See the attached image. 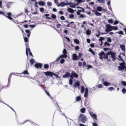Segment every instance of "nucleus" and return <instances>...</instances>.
Masks as SVG:
<instances>
[{"mask_svg": "<svg viewBox=\"0 0 126 126\" xmlns=\"http://www.w3.org/2000/svg\"><path fill=\"white\" fill-rule=\"evenodd\" d=\"M47 5L48 6H52V3L50 2H48L47 3Z\"/></svg>", "mask_w": 126, "mask_h": 126, "instance_id": "42", "label": "nucleus"}, {"mask_svg": "<svg viewBox=\"0 0 126 126\" xmlns=\"http://www.w3.org/2000/svg\"><path fill=\"white\" fill-rule=\"evenodd\" d=\"M85 0H75L74 1H77V4H74L73 3V4H71L69 5V6L71 8H75L76 7V5H78L79 3H80L81 2H84Z\"/></svg>", "mask_w": 126, "mask_h": 126, "instance_id": "3", "label": "nucleus"}, {"mask_svg": "<svg viewBox=\"0 0 126 126\" xmlns=\"http://www.w3.org/2000/svg\"><path fill=\"white\" fill-rule=\"evenodd\" d=\"M87 120V117L84 114H80L79 116V121H81L83 123H85Z\"/></svg>", "mask_w": 126, "mask_h": 126, "instance_id": "2", "label": "nucleus"}, {"mask_svg": "<svg viewBox=\"0 0 126 126\" xmlns=\"http://www.w3.org/2000/svg\"><path fill=\"white\" fill-rule=\"evenodd\" d=\"M103 10V9L102 7L100 6H97L96 8V10L97 11L101 12Z\"/></svg>", "mask_w": 126, "mask_h": 126, "instance_id": "16", "label": "nucleus"}, {"mask_svg": "<svg viewBox=\"0 0 126 126\" xmlns=\"http://www.w3.org/2000/svg\"><path fill=\"white\" fill-rule=\"evenodd\" d=\"M74 42L75 43L77 44H78L79 43V41L77 39H75L74 40Z\"/></svg>", "mask_w": 126, "mask_h": 126, "instance_id": "29", "label": "nucleus"}, {"mask_svg": "<svg viewBox=\"0 0 126 126\" xmlns=\"http://www.w3.org/2000/svg\"><path fill=\"white\" fill-rule=\"evenodd\" d=\"M78 56L76 54H74L73 55L72 59L73 60H78Z\"/></svg>", "mask_w": 126, "mask_h": 126, "instance_id": "6", "label": "nucleus"}, {"mask_svg": "<svg viewBox=\"0 0 126 126\" xmlns=\"http://www.w3.org/2000/svg\"><path fill=\"white\" fill-rule=\"evenodd\" d=\"M104 53L103 51H101L99 53V56H102L103 55H104Z\"/></svg>", "mask_w": 126, "mask_h": 126, "instance_id": "35", "label": "nucleus"}, {"mask_svg": "<svg viewBox=\"0 0 126 126\" xmlns=\"http://www.w3.org/2000/svg\"><path fill=\"white\" fill-rule=\"evenodd\" d=\"M44 73L46 76H49L50 77H52L53 78H54L53 77V76L54 77H55L56 78H60V77L58 75L51 72L47 71L46 72H44Z\"/></svg>", "mask_w": 126, "mask_h": 126, "instance_id": "1", "label": "nucleus"}, {"mask_svg": "<svg viewBox=\"0 0 126 126\" xmlns=\"http://www.w3.org/2000/svg\"><path fill=\"white\" fill-rule=\"evenodd\" d=\"M8 2V3H7L6 4V5L7 6V8H10V3H11Z\"/></svg>", "mask_w": 126, "mask_h": 126, "instance_id": "34", "label": "nucleus"}, {"mask_svg": "<svg viewBox=\"0 0 126 126\" xmlns=\"http://www.w3.org/2000/svg\"><path fill=\"white\" fill-rule=\"evenodd\" d=\"M84 88L83 86H82L81 87V93H84Z\"/></svg>", "mask_w": 126, "mask_h": 126, "instance_id": "22", "label": "nucleus"}, {"mask_svg": "<svg viewBox=\"0 0 126 126\" xmlns=\"http://www.w3.org/2000/svg\"><path fill=\"white\" fill-rule=\"evenodd\" d=\"M34 66L37 68L39 67L41 68L42 67V65L40 63H36L35 64Z\"/></svg>", "mask_w": 126, "mask_h": 126, "instance_id": "7", "label": "nucleus"}, {"mask_svg": "<svg viewBox=\"0 0 126 126\" xmlns=\"http://www.w3.org/2000/svg\"><path fill=\"white\" fill-rule=\"evenodd\" d=\"M105 38L102 37H100V38L99 39L98 41H102V40H104Z\"/></svg>", "mask_w": 126, "mask_h": 126, "instance_id": "36", "label": "nucleus"}, {"mask_svg": "<svg viewBox=\"0 0 126 126\" xmlns=\"http://www.w3.org/2000/svg\"><path fill=\"white\" fill-rule=\"evenodd\" d=\"M65 5V3L64 2H61L59 4L57 5V6L59 7L61 6V7L64 6Z\"/></svg>", "mask_w": 126, "mask_h": 126, "instance_id": "11", "label": "nucleus"}, {"mask_svg": "<svg viewBox=\"0 0 126 126\" xmlns=\"http://www.w3.org/2000/svg\"><path fill=\"white\" fill-rule=\"evenodd\" d=\"M23 73V74H28L29 73L26 70H25L24 71Z\"/></svg>", "mask_w": 126, "mask_h": 126, "instance_id": "47", "label": "nucleus"}, {"mask_svg": "<svg viewBox=\"0 0 126 126\" xmlns=\"http://www.w3.org/2000/svg\"><path fill=\"white\" fill-rule=\"evenodd\" d=\"M91 117L94 118V121L96 122L97 121V115L95 114H93V115Z\"/></svg>", "mask_w": 126, "mask_h": 126, "instance_id": "12", "label": "nucleus"}, {"mask_svg": "<svg viewBox=\"0 0 126 126\" xmlns=\"http://www.w3.org/2000/svg\"><path fill=\"white\" fill-rule=\"evenodd\" d=\"M75 27V26L74 24H73L71 25V27L72 28H74Z\"/></svg>", "mask_w": 126, "mask_h": 126, "instance_id": "61", "label": "nucleus"}, {"mask_svg": "<svg viewBox=\"0 0 126 126\" xmlns=\"http://www.w3.org/2000/svg\"><path fill=\"white\" fill-rule=\"evenodd\" d=\"M100 3H104L105 2L104 0H97Z\"/></svg>", "mask_w": 126, "mask_h": 126, "instance_id": "55", "label": "nucleus"}, {"mask_svg": "<svg viewBox=\"0 0 126 126\" xmlns=\"http://www.w3.org/2000/svg\"><path fill=\"white\" fill-rule=\"evenodd\" d=\"M86 33L87 35H90L91 33V31L90 30L88 29L86 31Z\"/></svg>", "mask_w": 126, "mask_h": 126, "instance_id": "17", "label": "nucleus"}, {"mask_svg": "<svg viewBox=\"0 0 126 126\" xmlns=\"http://www.w3.org/2000/svg\"><path fill=\"white\" fill-rule=\"evenodd\" d=\"M69 75L70 74L69 73L67 72L66 73L65 75H63V78H67L69 76Z\"/></svg>", "mask_w": 126, "mask_h": 126, "instance_id": "13", "label": "nucleus"}, {"mask_svg": "<svg viewBox=\"0 0 126 126\" xmlns=\"http://www.w3.org/2000/svg\"><path fill=\"white\" fill-rule=\"evenodd\" d=\"M73 4V3H72L71 2H69V3H65V5H70V4Z\"/></svg>", "mask_w": 126, "mask_h": 126, "instance_id": "53", "label": "nucleus"}, {"mask_svg": "<svg viewBox=\"0 0 126 126\" xmlns=\"http://www.w3.org/2000/svg\"><path fill=\"white\" fill-rule=\"evenodd\" d=\"M80 85V83L79 81H77L75 82V84H74L73 87L76 88L77 87H79Z\"/></svg>", "mask_w": 126, "mask_h": 126, "instance_id": "8", "label": "nucleus"}, {"mask_svg": "<svg viewBox=\"0 0 126 126\" xmlns=\"http://www.w3.org/2000/svg\"><path fill=\"white\" fill-rule=\"evenodd\" d=\"M102 87V84H99L98 85V88H101Z\"/></svg>", "mask_w": 126, "mask_h": 126, "instance_id": "60", "label": "nucleus"}, {"mask_svg": "<svg viewBox=\"0 0 126 126\" xmlns=\"http://www.w3.org/2000/svg\"><path fill=\"white\" fill-rule=\"evenodd\" d=\"M64 37L69 42H70V40L69 38L65 36H64Z\"/></svg>", "mask_w": 126, "mask_h": 126, "instance_id": "59", "label": "nucleus"}, {"mask_svg": "<svg viewBox=\"0 0 126 126\" xmlns=\"http://www.w3.org/2000/svg\"><path fill=\"white\" fill-rule=\"evenodd\" d=\"M103 85L106 86H110L111 84L110 83L107 82H104Z\"/></svg>", "mask_w": 126, "mask_h": 126, "instance_id": "15", "label": "nucleus"}, {"mask_svg": "<svg viewBox=\"0 0 126 126\" xmlns=\"http://www.w3.org/2000/svg\"><path fill=\"white\" fill-rule=\"evenodd\" d=\"M117 33L120 34L124 35L123 32L122 31H120L119 32H118Z\"/></svg>", "mask_w": 126, "mask_h": 126, "instance_id": "58", "label": "nucleus"}, {"mask_svg": "<svg viewBox=\"0 0 126 126\" xmlns=\"http://www.w3.org/2000/svg\"><path fill=\"white\" fill-rule=\"evenodd\" d=\"M122 84L124 86H126V82L125 81H122L121 82Z\"/></svg>", "mask_w": 126, "mask_h": 126, "instance_id": "49", "label": "nucleus"}, {"mask_svg": "<svg viewBox=\"0 0 126 126\" xmlns=\"http://www.w3.org/2000/svg\"><path fill=\"white\" fill-rule=\"evenodd\" d=\"M67 11L68 12L71 13H73L74 12V10L73 9L70 8H69L68 9Z\"/></svg>", "mask_w": 126, "mask_h": 126, "instance_id": "14", "label": "nucleus"}, {"mask_svg": "<svg viewBox=\"0 0 126 126\" xmlns=\"http://www.w3.org/2000/svg\"><path fill=\"white\" fill-rule=\"evenodd\" d=\"M75 48L76 50H78L79 49V47L78 46H77L75 47Z\"/></svg>", "mask_w": 126, "mask_h": 126, "instance_id": "62", "label": "nucleus"}, {"mask_svg": "<svg viewBox=\"0 0 126 126\" xmlns=\"http://www.w3.org/2000/svg\"><path fill=\"white\" fill-rule=\"evenodd\" d=\"M89 51L91 52V53L93 54L94 55H95V52L92 50V49L91 48H90L89 49Z\"/></svg>", "mask_w": 126, "mask_h": 126, "instance_id": "24", "label": "nucleus"}, {"mask_svg": "<svg viewBox=\"0 0 126 126\" xmlns=\"http://www.w3.org/2000/svg\"><path fill=\"white\" fill-rule=\"evenodd\" d=\"M11 78V74L9 75L8 79V85H9L10 84V80Z\"/></svg>", "mask_w": 126, "mask_h": 126, "instance_id": "19", "label": "nucleus"}, {"mask_svg": "<svg viewBox=\"0 0 126 126\" xmlns=\"http://www.w3.org/2000/svg\"><path fill=\"white\" fill-rule=\"evenodd\" d=\"M119 64L121 66H120L126 67V66L125 65V63L124 62H123V63H120Z\"/></svg>", "mask_w": 126, "mask_h": 126, "instance_id": "21", "label": "nucleus"}, {"mask_svg": "<svg viewBox=\"0 0 126 126\" xmlns=\"http://www.w3.org/2000/svg\"><path fill=\"white\" fill-rule=\"evenodd\" d=\"M69 84L72 85L73 81L72 80V79H70L69 80Z\"/></svg>", "mask_w": 126, "mask_h": 126, "instance_id": "44", "label": "nucleus"}, {"mask_svg": "<svg viewBox=\"0 0 126 126\" xmlns=\"http://www.w3.org/2000/svg\"><path fill=\"white\" fill-rule=\"evenodd\" d=\"M80 111L81 113H84L85 112V109L84 108H82L81 109H80Z\"/></svg>", "mask_w": 126, "mask_h": 126, "instance_id": "27", "label": "nucleus"}, {"mask_svg": "<svg viewBox=\"0 0 126 126\" xmlns=\"http://www.w3.org/2000/svg\"><path fill=\"white\" fill-rule=\"evenodd\" d=\"M95 14L97 16H101L102 14L101 13L97 12V11H96Z\"/></svg>", "mask_w": 126, "mask_h": 126, "instance_id": "23", "label": "nucleus"}, {"mask_svg": "<svg viewBox=\"0 0 126 126\" xmlns=\"http://www.w3.org/2000/svg\"><path fill=\"white\" fill-rule=\"evenodd\" d=\"M67 57V55H64L62 54L60 55L58 58L56 60V61L53 62V63H54L56 61H57L58 60L60 59V58H66Z\"/></svg>", "mask_w": 126, "mask_h": 126, "instance_id": "5", "label": "nucleus"}, {"mask_svg": "<svg viewBox=\"0 0 126 126\" xmlns=\"http://www.w3.org/2000/svg\"><path fill=\"white\" fill-rule=\"evenodd\" d=\"M112 30H116L117 29V27L115 26H112Z\"/></svg>", "mask_w": 126, "mask_h": 126, "instance_id": "30", "label": "nucleus"}, {"mask_svg": "<svg viewBox=\"0 0 126 126\" xmlns=\"http://www.w3.org/2000/svg\"><path fill=\"white\" fill-rule=\"evenodd\" d=\"M81 99L80 97L79 96L76 97V100L77 101H80Z\"/></svg>", "mask_w": 126, "mask_h": 126, "instance_id": "25", "label": "nucleus"}, {"mask_svg": "<svg viewBox=\"0 0 126 126\" xmlns=\"http://www.w3.org/2000/svg\"><path fill=\"white\" fill-rule=\"evenodd\" d=\"M126 67L119 66L118 67V69L119 70L121 71L124 69L126 68Z\"/></svg>", "mask_w": 126, "mask_h": 126, "instance_id": "18", "label": "nucleus"}, {"mask_svg": "<svg viewBox=\"0 0 126 126\" xmlns=\"http://www.w3.org/2000/svg\"><path fill=\"white\" fill-rule=\"evenodd\" d=\"M73 76L77 78L78 77V75L77 73H74V71H73Z\"/></svg>", "mask_w": 126, "mask_h": 126, "instance_id": "20", "label": "nucleus"}, {"mask_svg": "<svg viewBox=\"0 0 126 126\" xmlns=\"http://www.w3.org/2000/svg\"><path fill=\"white\" fill-rule=\"evenodd\" d=\"M60 19L63 20H65V18L63 16H61L60 17Z\"/></svg>", "mask_w": 126, "mask_h": 126, "instance_id": "57", "label": "nucleus"}, {"mask_svg": "<svg viewBox=\"0 0 126 126\" xmlns=\"http://www.w3.org/2000/svg\"><path fill=\"white\" fill-rule=\"evenodd\" d=\"M51 17L54 19H55L56 18V16L55 15L52 14L51 16Z\"/></svg>", "mask_w": 126, "mask_h": 126, "instance_id": "50", "label": "nucleus"}, {"mask_svg": "<svg viewBox=\"0 0 126 126\" xmlns=\"http://www.w3.org/2000/svg\"><path fill=\"white\" fill-rule=\"evenodd\" d=\"M69 17L71 19L72 18H74V16L73 14H69Z\"/></svg>", "mask_w": 126, "mask_h": 126, "instance_id": "31", "label": "nucleus"}, {"mask_svg": "<svg viewBox=\"0 0 126 126\" xmlns=\"http://www.w3.org/2000/svg\"><path fill=\"white\" fill-rule=\"evenodd\" d=\"M28 51L29 52V54L31 55L32 57L33 56V55L32 53V52L31 51V50L30 49H29V50H28Z\"/></svg>", "mask_w": 126, "mask_h": 126, "instance_id": "54", "label": "nucleus"}, {"mask_svg": "<svg viewBox=\"0 0 126 126\" xmlns=\"http://www.w3.org/2000/svg\"><path fill=\"white\" fill-rule=\"evenodd\" d=\"M31 63L33 65L35 62L34 60L33 59H31L30 60Z\"/></svg>", "mask_w": 126, "mask_h": 126, "instance_id": "40", "label": "nucleus"}, {"mask_svg": "<svg viewBox=\"0 0 126 126\" xmlns=\"http://www.w3.org/2000/svg\"><path fill=\"white\" fill-rule=\"evenodd\" d=\"M88 93V89L87 88H86L85 89V93Z\"/></svg>", "mask_w": 126, "mask_h": 126, "instance_id": "64", "label": "nucleus"}, {"mask_svg": "<svg viewBox=\"0 0 126 126\" xmlns=\"http://www.w3.org/2000/svg\"><path fill=\"white\" fill-rule=\"evenodd\" d=\"M5 16L8 18L10 20H12V18L11 16H7L6 15V16Z\"/></svg>", "mask_w": 126, "mask_h": 126, "instance_id": "63", "label": "nucleus"}, {"mask_svg": "<svg viewBox=\"0 0 126 126\" xmlns=\"http://www.w3.org/2000/svg\"><path fill=\"white\" fill-rule=\"evenodd\" d=\"M24 40L25 42H27L28 41V39L27 37H25L24 38Z\"/></svg>", "mask_w": 126, "mask_h": 126, "instance_id": "51", "label": "nucleus"}, {"mask_svg": "<svg viewBox=\"0 0 126 126\" xmlns=\"http://www.w3.org/2000/svg\"><path fill=\"white\" fill-rule=\"evenodd\" d=\"M49 66L48 64H46L44 65V68L45 69H47L48 68Z\"/></svg>", "mask_w": 126, "mask_h": 126, "instance_id": "26", "label": "nucleus"}, {"mask_svg": "<svg viewBox=\"0 0 126 126\" xmlns=\"http://www.w3.org/2000/svg\"><path fill=\"white\" fill-rule=\"evenodd\" d=\"M108 89L110 91H113L114 90V89L113 87H109L108 88Z\"/></svg>", "mask_w": 126, "mask_h": 126, "instance_id": "32", "label": "nucleus"}, {"mask_svg": "<svg viewBox=\"0 0 126 126\" xmlns=\"http://www.w3.org/2000/svg\"><path fill=\"white\" fill-rule=\"evenodd\" d=\"M63 53L64 55H66L67 51L66 49L64 48L63 49Z\"/></svg>", "mask_w": 126, "mask_h": 126, "instance_id": "33", "label": "nucleus"}, {"mask_svg": "<svg viewBox=\"0 0 126 126\" xmlns=\"http://www.w3.org/2000/svg\"><path fill=\"white\" fill-rule=\"evenodd\" d=\"M122 92L123 94H125L126 92V89L124 88H123L122 90Z\"/></svg>", "mask_w": 126, "mask_h": 126, "instance_id": "46", "label": "nucleus"}, {"mask_svg": "<svg viewBox=\"0 0 126 126\" xmlns=\"http://www.w3.org/2000/svg\"><path fill=\"white\" fill-rule=\"evenodd\" d=\"M103 58L105 59H107L108 58V56L106 54H104V57Z\"/></svg>", "mask_w": 126, "mask_h": 126, "instance_id": "43", "label": "nucleus"}, {"mask_svg": "<svg viewBox=\"0 0 126 126\" xmlns=\"http://www.w3.org/2000/svg\"><path fill=\"white\" fill-rule=\"evenodd\" d=\"M104 46H106V45H107L108 46H110V44L108 43V42H106L105 43H104Z\"/></svg>", "mask_w": 126, "mask_h": 126, "instance_id": "45", "label": "nucleus"}, {"mask_svg": "<svg viewBox=\"0 0 126 126\" xmlns=\"http://www.w3.org/2000/svg\"><path fill=\"white\" fill-rule=\"evenodd\" d=\"M111 39L110 37H109L107 38V41L108 42L110 43L111 42Z\"/></svg>", "mask_w": 126, "mask_h": 126, "instance_id": "39", "label": "nucleus"}, {"mask_svg": "<svg viewBox=\"0 0 126 126\" xmlns=\"http://www.w3.org/2000/svg\"><path fill=\"white\" fill-rule=\"evenodd\" d=\"M45 91L47 95H48L49 96V97H51V96L49 94V93L47 92V91L46 90H45Z\"/></svg>", "mask_w": 126, "mask_h": 126, "instance_id": "56", "label": "nucleus"}, {"mask_svg": "<svg viewBox=\"0 0 126 126\" xmlns=\"http://www.w3.org/2000/svg\"><path fill=\"white\" fill-rule=\"evenodd\" d=\"M108 22L110 23H112L113 22V20L112 19H110L108 20Z\"/></svg>", "mask_w": 126, "mask_h": 126, "instance_id": "38", "label": "nucleus"}, {"mask_svg": "<svg viewBox=\"0 0 126 126\" xmlns=\"http://www.w3.org/2000/svg\"><path fill=\"white\" fill-rule=\"evenodd\" d=\"M106 29H105V31L106 32H109L112 31V26L110 24H107L106 25Z\"/></svg>", "mask_w": 126, "mask_h": 126, "instance_id": "4", "label": "nucleus"}, {"mask_svg": "<svg viewBox=\"0 0 126 126\" xmlns=\"http://www.w3.org/2000/svg\"><path fill=\"white\" fill-rule=\"evenodd\" d=\"M120 47L121 48V50L123 51H124V52H125L126 50L125 46V45H120Z\"/></svg>", "mask_w": 126, "mask_h": 126, "instance_id": "10", "label": "nucleus"}, {"mask_svg": "<svg viewBox=\"0 0 126 126\" xmlns=\"http://www.w3.org/2000/svg\"><path fill=\"white\" fill-rule=\"evenodd\" d=\"M39 10L40 12H42L44 11V9L43 8H39Z\"/></svg>", "mask_w": 126, "mask_h": 126, "instance_id": "52", "label": "nucleus"}, {"mask_svg": "<svg viewBox=\"0 0 126 126\" xmlns=\"http://www.w3.org/2000/svg\"><path fill=\"white\" fill-rule=\"evenodd\" d=\"M38 3L40 5L42 6H44L46 4L45 2L43 1H39Z\"/></svg>", "mask_w": 126, "mask_h": 126, "instance_id": "9", "label": "nucleus"}, {"mask_svg": "<svg viewBox=\"0 0 126 126\" xmlns=\"http://www.w3.org/2000/svg\"><path fill=\"white\" fill-rule=\"evenodd\" d=\"M0 14L4 16H6V15L4 13L1 11H0Z\"/></svg>", "mask_w": 126, "mask_h": 126, "instance_id": "37", "label": "nucleus"}, {"mask_svg": "<svg viewBox=\"0 0 126 126\" xmlns=\"http://www.w3.org/2000/svg\"><path fill=\"white\" fill-rule=\"evenodd\" d=\"M26 50H29V49H30L29 47V45L28 44H26Z\"/></svg>", "mask_w": 126, "mask_h": 126, "instance_id": "48", "label": "nucleus"}, {"mask_svg": "<svg viewBox=\"0 0 126 126\" xmlns=\"http://www.w3.org/2000/svg\"><path fill=\"white\" fill-rule=\"evenodd\" d=\"M65 62V60L63 59H62L60 60V63L61 64H63Z\"/></svg>", "mask_w": 126, "mask_h": 126, "instance_id": "41", "label": "nucleus"}, {"mask_svg": "<svg viewBox=\"0 0 126 126\" xmlns=\"http://www.w3.org/2000/svg\"><path fill=\"white\" fill-rule=\"evenodd\" d=\"M111 57H115V55H116V54L114 52H111Z\"/></svg>", "mask_w": 126, "mask_h": 126, "instance_id": "28", "label": "nucleus"}]
</instances>
